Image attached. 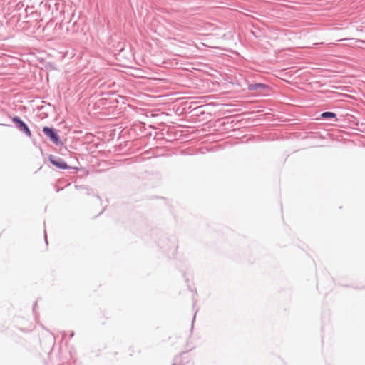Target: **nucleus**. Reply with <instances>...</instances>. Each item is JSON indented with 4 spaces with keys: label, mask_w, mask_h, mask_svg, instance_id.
<instances>
[{
    "label": "nucleus",
    "mask_w": 365,
    "mask_h": 365,
    "mask_svg": "<svg viewBox=\"0 0 365 365\" xmlns=\"http://www.w3.org/2000/svg\"><path fill=\"white\" fill-rule=\"evenodd\" d=\"M178 153L179 154H182V150H181V149H178Z\"/></svg>",
    "instance_id": "obj_15"
},
{
    "label": "nucleus",
    "mask_w": 365,
    "mask_h": 365,
    "mask_svg": "<svg viewBox=\"0 0 365 365\" xmlns=\"http://www.w3.org/2000/svg\"><path fill=\"white\" fill-rule=\"evenodd\" d=\"M48 160L53 166L60 170H73L72 173L77 170V168L68 166L66 162L58 156L50 155L48 156Z\"/></svg>",
    "instance_id": "obj_4"
},
{
    "label": "nucleus",
    "mask_w": 365,
    "mask_h": 365,
    "mask_svg": "<svg viewBox=\"0 0 365 365\" xmlns=\"http://www.w3.org/2000/svg\"><path fill=\"white\" fill-rule=\"evenodd\" d=\"M195 31H191L188 26H184V38L191 41L192 43H185L184 41V57L190 58L196 56L198 52V48L195 40L198 39Z\"/></svg>",
    "instance_id": "obj_1"
},
{
    "label": "nucleus",
    "mask_w": 365,
    "mask_h": 365,
    "mask_svg": "<svg viewBox=\"0 0 365 365\" xmlns=\"http://www.w3.org/2000/svg\"><path fill=\"white\" fill-rule=\"evenodd\" d=\"M43 133L56 145L61 146L63 145L58 131L54 128L44 126L43 128Z\"/></svg>",
    "instance_id": "obj_3"
},
{
    "label": "nucleus",
    "mask_w": 365,
    "mask_h": 365,
    "mask_svg": "<svg viewBox=\"0 0 365 365\" xmlns=\"http://www.w3.org/2000/svg\"><path fill=\"white\" fill-rule=\"evenodd\" d=\"M269 88V86L268 85L261 83H255L248 85V89L252 91H258L262 93Z\"/></svg>",
    "instance_id": "obj_10"
},
{
    "label": "nucleus",
    "mask_w": 365,
    "mask_h": 365,
    "mask_svg": "<svg viewBox=\"0 0 365 365\" xmlns=\"http://www.w3.org/2000/svg\"><path fill=\"white\" fill-rule=\"evenodd\" d=\"M1 1L4 4L8 6V11H14L24 9L26 3L31 1V0H1Z\"/></svg>",
    "instance_id": "obj_5"
},
{
    "label": "nucleus",
    "mask_w": 365,
    "mask_h": 365,
    "mask_svg": "<svg viewBox=\"0 0 365 365\" xmlns=\"http://www.w3.org/2000/svg\"><path fill=\"white\" fill-rule=\"evenodd\" d=\"M62 189H63V188H61V189H60V188H58V189L57 190V192H59V191H60V190H61Z\"/></svg>",
    "instance_id": "obj_19"
},
{
    "label": "nucleus",
    "mask_w": 365,
    "mask_h": 365,
    "mask_svg": "<svg viewBox=\"0 0 365 365\" xmlns=\"http://www.w3.org/2000/svg\"><path fill=\"white\" fill-rule=\"evenodd\" d=\"M11 120L20 132L23 133L27 137L31 136L29 127L19 116L16 115L13 117Z\"/></svg>",
    "instance_id": "obj_6"
},
{
    "label": "nucleus",
    "mask_w": 365,
    "mask_h": 365,
    "mask_svg": "<svg viewBox=\"0 0 365 365\" xmlns=\"http://www.w3.org/2000/svg\"><path fill=\"white\" fill-rule=\"evenodd\" d=\"M31 1H27L26 3L25 6L24 8V11L25 13V17L27 18L29 16H31L34 18L35 20L37 19L38 13L36 10L35 9L34 5L30 4Z\"/></svg>",
    "instance_id": "obj_9"
},
{
    "label": "nucleus",
    "mask_w": 365,
    "mask_h": 365,
    "mask_svg": "<svg viewBox=\"0 0 365 365\" xmlns=\"http://www.w3.org/2000/svg\"><path fill=\"white\" fill-rule=\"evenodd\" d=\"M184 133H185V130H184ZM183 139H184V143H186V142H188L190 140H191L192 139L190 138V135H187V134H185L184 133V137H183Z\"/></svg>",
    "instance_id": "obj_13"
},
{
    "label": "nucleus",
    "mask_w": 365,
    "mask_h": 365,
    "mask_svg": "<svg viewBox=\"0 0 365 365\" xmlns=\"http://www.w3.org/2000/svg\"><path fill=\"white\" fill-rule=\"evenodd\" d=\"M182 354L180 353L177 355L174 359L172 365H182Z\"/></svg>",
    "instance_id": "obj_12"
},
{
    "label": "nucleus",
    "mask_w": 365,
    "mask_h": 365,
    "mask_svg": "<svg viewBox=\"0 0 365 365\" xmlns=\"http://www.w3.org/2000/svg\"><path fill=\"white\" fill-rule=\"evenodd\" d=\"M195 315L192 318V328L193 327V322L195 321Z\"/></svg>",
    "instance_id": "obj_17"
},
{
    "label": "nucleus",
    "mask_w": 365,
    "mask_h": 365,
    "mask_svg": "<svg viewBox=\"0 0 365 365\" xmlns=\"http://www.w3.org/2000/svg\"><path fill=\"white\" fill-rule=\"evenodd\" d=\"M1 125L8 126V125H6V124H1Z\"/></svg>",
    "instance_id": "obj_20"
},
{
    "label": "nucleus",
    "mask_w": 365,
    "mask_h": 365,
    "mask_svg": "<svg viewBox=\"0 0 365 365\" xmlns=\"http://www.w3.org/2000/svg\"><path fill=\"white\" fill-rule=\"evenodd\" d=\"M189 350H191V349H187V350H186V351H189ZM183 353H185V350L183 351Z\"/></svg>",
    "instance_id": "obj_18"
},
{
    "label": "nucleus",
    "mask_w": 365,
    "mask_h": 365,
    "mask_svg": "<svg viewBox=\"0 0 365 365\" xmlns=\"http://www.w3.org/2000/svg\"><path fill=\"white\" fill-rule=\"evenodd\" d=\"M44 240H45V243L46 245H48L47 235H46V230H44Z\"/></svg>",
    "instance_id": "obj_14"
},
{
    "label": "nucleus",
    "mask_w": 365,
    "mask_h": 365,
    "mask_svg": "<svg viewBox=\"0 0 365 365\" xmlns=\"http://www.w3.org/2000/svg\"><path fill=\"white\" fill-rule=\"evenodd\" d=\"M321 118L322 119H330V120H332L334 121H337L338 120L337 117H336V114L335 113H334V112H330V111L323 112L321 114Z\"/></svg>",
    "instance_id": "obj_11"
},
{
    "label": "nucleus",
    "mask_w": 365,
    "mask_h": 365,
    "mask_svg": "<svg viewBox=\"0 0 365 365\" xmlns=\"http://www.w3.org/2000/svg\"><path fill=\"white\" fill-rule=\"evenodd\" d=\"M73 336H74V332H73V331H71V334H70V338L73 337Z\"/></svg>",
    "instance_id": "obj_16"
},
{
    "label": "nucleus",
    "mask_w": 365,
    "mask_h": 365,
    "mask_svg": "<svg viewBox=\"0 0 365 365\" xmlns=\"http://www.w3.org/2000/svg\"><path fill=\"white\" fill-rule=\"evenodd\" d=\"M168 138L166 140L170 142H176V144H181L182 138V130H177L175 128H170L167 132Z\"/></svg>",
    "instance_id": "obj_7"
},
{
    "label": "nucleus",
    "mask_w": 365,
    "mask_h": 365,
    "mask_svg": "<svg viewBox=\"0 0 365 365\" xmlns=\"http://www.w3.org/2000/svg\"><path fill=\"white\" fill-rule=\"evenodd\" d=\"M196 81L197 78H193L192 72L184 66V87L194 88L197 85Z\"/></svg>",
    "instance_id": "obj_8"
},
{
    "label": "nucleus",
    "mask_w": 365,
    "mask_h": 365,
    "mask_svg": "<svg viewBox=\"0 0 365 365\" xmlns=\"http://www.w3.org/2000/svg\"><path fill=\"white\" fill-rule=\"evenodd\" d=\"M201 108L202 106H198L197 102L190 101V97L184 96V121L187 120V116L185 115L190 113H193L191 117L193 115L198 116L202 113Z\"/></svg>",
    "instance_id": "obj_2"
}]
</instances>
